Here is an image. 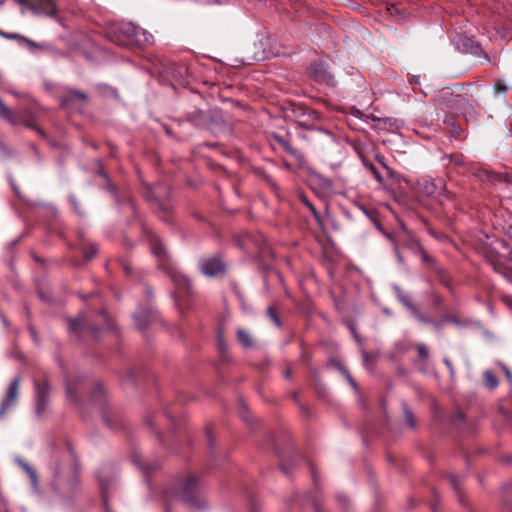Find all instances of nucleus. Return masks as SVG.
Wrapping results in <instances>:
<instances>
[{
  "mask_svg": "<svg viewBox=\"0 0 512 512\" xmlns=\"http://www.w3.org/2000/svg\"><path fill=\"white\" fill-rule=\"evenodd\" d=\"M0 118L10 123H14V116L11 109L0 99Z\"/></svg>",
  "mask_w": 512,
  "mask_h": 512,
  "instance_id": "aec40b11",
  "label": "nucleus"
},
{
  "mask_svg": "<svg viewBox=\"0 0 512 512\" xmlns=\"http://www.w3.org/2000/svg\"><path fill=\"white\" fill-rule=\"evenodd\" d=\"M372 172H373V174H374L375 178H376L379 182H381V181H382V177H381V175L379 174V172L376 170V168H375L374 166H372Z\"/></svg>",
  "mask_w": 512,
  "mask_h": 512,
  "instance_id": "c9c22d12",
  "label": "nucleus"
},
{
  "mask_svg": "<svg viewBox=\"0 0 512 512\" xmlns=\"http://www.w3.org/2000/svg\"><path fill=\"white\" fill-rule=\"evenodd\" d=\"M489 262L496 272L506 274V267L503 264L502 258L491 257L489 258Z\"/></svg>",
  "mask_w": 512,
  "mask_h": 512,
  "instance_id": "4be33fe9",
  "label": "nucleus"
},
{
  "mask_svg": "<svg viewBox=\"0 0 512 512\" xmlns=\"http://www.w3.org/2000/svg\"><path fill=\"white\" fill-rule=\"evenodd\" d=\"M460 41L463 51L474 55H480L482 53L481 47L472 38H462Z\"/></svg>",
  "mask_w": 512,
  "mask_h": 512,
  "instance_id": "ddd939ff",
  "label": "nucleus"
},
{
  "mask_svg": "<svg viewBox=\"0 0 512 512\" xmlns=\"http://www.w3.org/2000/svg\"><path fill=\"white\" fill-rule=\"evenodd\" d=\"M312 475H313V478L315 479V471H314V468H312Z\"/></svg>",
  "mask_w": 512,
  "mask_h": 512,
  "instance_id": "a18cd8bd",
  "label": "nucleus"
},
{
  "mask_svg": "<svg viewBox=\"0 0 512 512\" xmlns=\"http://www.w3.org/2000/svg\"><path fill=\"white\" fill-rule=\"evenodd\" d=\"M338 369L344 374V376L346 377V379L348 380V382L350 383V385L356 389L357 388V385L355 383V381L353 380V378L351 377L350 373L344 368L342 367L341 365H337Z\"/></svg>",
  "mask_w": 512,
  "mask_h": 512,
  "instance_id": "c85d7f7f",
  "label": "nucleus"
},
{
  "mask_svg": "<svg viewBox=\"0 0 512 512\" xmlns=\"http://www.w3.org/2000/svg\"><path fill=\"white\" fill-rule=\"evenodd\" d=\"M483 380H484V384L485 386L490 389V390H493L495 389L497 386H498V380L496 378V376L494 375V373L490 370H486L484 373H483Z\"/></svg>",
  "mask_w": 512,
  "mask_h": 512,
  "instance_id": "a211bd4d",
  "label": "nucleus"
},
{
  "mask_svg": "<svg viewBox=\"0 0 512 512\" xmlns=\"http://www.w3.org/2000/svg\"><path fill=\"white\" fill-rule=\"evenodd\" d=\"M20 382L21 379L19 376H16L11 380L0 405V418H2L8 410L16 405L20 391Z\"/></svg>",
  "mask_w": 512,
  "mask_h": 512,
  "instance_id": "20e7f679",
  "label": "nucleus"
},
{
  "mask_svg": "<svg viewBox=\"0 0 512 512\" xmlns=\"http://www.w3.org/2000/svg\"><path fill=\"white\" fill-rule=\"evenodd\" d=\"M150 247L152 253L158 258V266L165 270L173 283L175 284L176 288L179 291H187L190 293V281L189 279L183 275L180 271H178L170 262L167 256V253L165 251V247L163 246L160 239L155 236H150Z\"/></svg>",
  "mask_w": 512,
  "mask_h": 512,
  "instance_id": "7ed1b4c3",
  "label": "nucleus"
},
{
  "mask_svg": "<svg viewBox=\"0 0 512 512\" xmlns=\"http://www.w3.org/2000/svg\"><path fill=\"white\" fill-rule=\"evenodd\" d=\"M421 191L427 196L439 194L444 189L442 179H423L420 183Z\"/></svg>",
  "mask_w": 512,
  "mask_h": 512,
  "instance_id": "9d476101",
  "label": "nucleus"
},
{
  "mask_svg": "<svg viewBox=\"0 0 512 512\" xmlns=\"http://www.w3.org/2000/svg\"><path fill=\"white\" fill-rule=\"evenodd\" d=\"M510 133L512 135V122L510 123Z\"/></svg>",
  "mask_w": 512,
  "mask_h": 512,
  "instance_id": "49530a36",
  "label": "nucleus"
},
{
  "mask_svg": "<svg viewBox=\"0 0 512 512\" xmlns=\"http://www.w3.org/2000/svg\"><path fill=\"white\" fill-rule=\"evenodd\" d=\"M78 483V479L76 477H73L66 484H60L62 494L64 496H69L70 494L75 493L78 488Z\"/></svg>",
  "mask_w": 512,
  "mask_h": 512,
  "instance_id": "f3484780",
  "label": "nucleus"
},
{
  "mask_svg": "<svg viewBox=\"0 0 512 512\" xmlns=\"http://www.w3.org/2000/svg\"><path fill=\"white\" fill-rule=\"evenodd\" d=\"M18 464L26 471V473L29 475L30 480L34 487L37 486V475L36 472L32 467L29 466L25 461L19 459Z\"/></svg>",
  "mask_w": 512,
  "mask_h": 512,
  "instance_id": "412c9836",
  "label": "nucleus"
},
{
  "mask_svg": "<svg viewBox=\"0 0 512 512\" xmlns=\"http://www.w3.org/2000/svg\"><path fill=\"white\" fill-rule=\"evenodd\" d=\"M394 252L396 254L398 262L403 263V256L401 255V253L399 251L398 243L394 244Z\"/></svg>",
  "mask_w": 512,
  "mask_h": 512,
  "instance_id": "2f4dec72",
  "label": "nucleus"
},
{
  "mask_svg": "<svg viewBox=\"0 0 512 512\" xmlns=\"http://www.w3.org/2000/svg\"><path fill=\"white\" fill-rule=\"evenodd\" d=\"M29 8L36 14L53 17L56 14V6L52 0H26Z\"/></svg>",
  "mask_w": 512,
  "mask_h": 512,
  "instance_id": "6e6552de",
  "label": "nucleus"
},
{
  "mask_svg": "<svg viewBox=\"0 0 512 512\" xmlns=\"http://www.w3.org/2000/svg\"><path fill=\"white\" fill-rule=\"evenodd\" d=\"M363 211L367 216H370V213L366 209H363Z\"/></svg>",
  "mask_w": 512,
  "mask_h": 512,
  "instance_id": "c03bdc74",
  "label": "nucleus"
},
{
  "mask_svg": "<svg viewBox=\"0 0 512 512\" xmlns=\"http://www.w3.org/2000/svg\"><path fill=\"white\" fill-rule=\"evenodd\" d=\"M385 235L393 242V244L398 243V246L404 245L409 248H414L418 245L416 239L408 231L405 230H403L401 233H398L396 236L390 233H386Z\"/></svg>",
  "mask_w": 512,
  "mask_h": 512,
  "instance_id": "9b49d317",
  "label": "nucleus"
},
{
  "mask_svg": "<svg viewBox=\"0 0 512 512\" xmlns=\"http://www.w3.org/2000/svg\"><path fill=\"white\" fill-rule=\"evenodd\" d=\"M404 417H405L407 424L411 428H414L416 426V421H415L414 415L406 406H404Z\"/></svg>",
  "mask_w": 512,
  "mask_h": 512,
  "instance_id": "bb28decb",
  "label": "nucleus"
},
{
  "mask_svg": "<svg viewBox=\"0 0 512 512\" xmlns=\"http://www.w3.org/2000/svg\"><path fill=\"white\" fill-rule=\"evenodd\" d=\"M481 181L489 182L495 186L506 184L512 185V173L507 171L496 172L493 170H481L478 174Z\"/></svg>",
  "mask_w": 512,
  "mask_h": 512,
  "instance_id": "423d86ee",
  "label": "nucleus"
},
{
  "mask_svg": "<svg viewBox=\"0 0 512 512\" xmlns=\"http://www.w3.org/2000/svg\"><path fill=\"white\" fill-rule=\"evenodd\" d=\"M70 330L79 333L85 325V316L79 314L75 319L69 320Z\"/></svg>",
  "mask_w": 512,
  "mask_h": 512,
  "instance_id": "6ab92c4d",
  "label": "nucleus"
},
{
  "mask_svg": "<svg viewBox=\"0 0 512 512\" xmlns=\"http://www.w3.org/2000/svg\"><path fill=\"white\" fill-rule=\"evenodd\" d=\"M71 96L72 97H77V98L82 99V100H87V96L84 93L79 92V91H73L71 93Z\"/></svg>",
  "mask_w": 512,
  "mask_h": 512,
  "instance_id": "72a5a7b5",
  "label": "nucleus"
},
{
  "mask_svg": "<svg viewBox=\"0 0 512 512\" xmlns=\"http://www.w3.org/2000/svg\"><path fill=\"white\" fill-rule=\"evenodd\" d=\"M201 485L195 475H188L177 480L173 487L164 491L165 512H171L169 502L173 498H179L185 505L191 509H200L204 502L201 498Z\"/></svg>",
  "mask_w": 512,
  "mask_h": 512,
  "instance_id": "f257e3e1",
  "label": "nucleus"
},
{
  "mask_svg": "<svg viewBox=\"0 0 512 512\" xmlns=\"http://www.w3.org/2000/svg\"><path fill=\"white\" fill-rule=\"evenodd\" d=\"M290 375H291V371H290V370H288V371L286 372V374H285V377H286V378H289V377H290Z\"/></svg>",
  "mask_w": 512,
  "mask_h": 512,
  "instance_id": "37998d69",
  "label": "nucleus"
},
{
  "mask_svg": "<svg viewBox=\"0 0 512 512\" xmlns=\"http://www.w3.org/2000/svg\"><path fill=\"white\" fill-rule=\"evenodd\" d=\"M451 482H452L453 486L456 488V477L455 476L452 477Z\"/></svg>",
  "mask_w": 512,
  "mask_h": 512,
  "instance_id": "79ce46f5",
  "label": "nucleus"
},
{
  "mask_svg": "<svg viewBox=\"0 0 512 512\" xmlns=\"http://www.w3.org/2000/svg\"><path fill=\"white\" fill-rule=\"evenodd\" d=\"M397 292H398V299L401 301V303L407 309H409L415 316H417L421 321L427 322V320L422 315H420L416 306L401 292V290L399 288H397Z\"/></svg>",
  "mask_w": 512,
  "mask_h": 512,
  "instance_id": "4468645a",
  "label": "nucleus"
},
{
  "mask_svg": "<svg viewBox=\"0 0 512 512\" xmlns=\"http://www.w3.org/2000/svg\"><path fill=\"white\" fill-rule=\"evenodd\" d=\"M110 40L122 47L132 44L143 46L153 43V35L130 22H122L112 28Z\"/></svg>",
  "mask_w": 512,
  "mask_h": 512,
  "instance_id": "f03ea898",
  "label": "nucleus"
},
{
  "mask_svg": "<svg viewBox=\"0 0 512 512\" xmlns=\"http://www.w3.org/2000/svg\"><path fill=\"white\" fill-rule=\"evenodd\" d=\"M416 348L418 350V355H419V358L424 362L426 360H428L429 358V350L428 348L426 347V345L422 344V343H418L416 344Z\"/></svg>",
  "mask_w": 512,
  "mask_h": 512,
  "instance_id": "393cba45",
  "label": "nucleus"
},
{
  "mask_svg": "<svg viewBox=\"0 0 512 512\" xmlns=\"http://www.w3.org/2000/svg\"><path fill=\"white\" fill-rule=\"evenodd\" d=\"M104 396V390L101 386H97L93 395V401L101 400V398Z\"/></svg>",
  "mask_w": 512,
  "mask_h": 512,
  "instance_id": "7c9ffc66",
  "label": "nucleus"
},
{
  "mask_svg": "<svg viewBox=\"0 0 512 512\" xmlns=\"http://www.w3.org/2000/svg\"><path fill=\"white\" fill-rule=\"evenodd\" d=\"M308 75L314 81L324 83L328 86H334L336 83L334 76L328 69V66L322 61H317L311 64L308 68Z\"/></svg>",
  "mask_w": 512,
  "mask_h": 512,
  "instance_id": "39448f33",
  "label": "nucleus"
},
{
  "mask_svg": "<svg viewBox=\"0 0 512 512\" xmlns=\"http://www.w3.org/2000/svg\"><path fill=\"white\" fill-rule=\"evenodd\" d=\"M99 482H100V484H101L103 487H105V486H107V485H108V483H107V482H105V481H104V480H102V479H99Z\"/></svg>",
  "mask_w": 512,
  "mask_h": 512,
  "instance_id": "a19ab883",
  "label": "nucleus"
},
{
  "mask_svg": "<svg viewBox=\"0 0 512 512\" xmlns=\"http://www.w3.org/2000/svg\"><path fill=\"white\" fill-rule=\"evenodd\" d=\"M66 394H67V398L69 399V401H71V402H78V397L76 395V388L70 382H68L66 384Z\"/></svg>",
  "mask_w": 512,
  "mask_h": 512,
  "instance_id": "b1692460",
  "label": "nucleus"
},
{
  "mask_svg": "<svg viewBox=\"0 0 512 512\" xmlns=\"http://www.w3.org/2000/svg\"><path fill=\"white\" fill-rule=\"evenodd\" d=\"M267 316L270 318V320L277 326H281L280 319L275 311V309L271 306L267 309Z\"/></svg>",
  "mask_w": 512,
  "mask_h": 512,
  "instance_id": "a878e982",
  "label": "nucleus"
},
{
  "mask_svg": "<svg viewBox=\"0 0 512 512\" xmlns=\"http://www.w3.org/2000/svg\"><path fill=\"white\" fill-rule=\"evenodd\" d=\"M218 348L221 352L224 351L226 348V345H225L222 335L220 333L218 334Z\"/></svg>",
  "mask_w": 512,
  "mask_h": 512,
  "instance_id": "473e14b6",
  "label": "nucleus"
},
{
  "mask_svg": "<svg viewBox=\"0 0 512 512\" xmlns=\"http://www.w3.org/2000/svg\"><path fill=\"white\" fill-rule=\"evenodd\" d=\"M284 147L286 149V151H288L289 153H291L292 155H295L296 154V151L288 144V143H285L284 144Z\"/></svg>",
  "mask_w": 512,
  "mask_h": 512,
  "instance_id": "e433bc0d",
  "label": "nucleus"
},
{
  "mask_svg": "<svg viewBox=\"0 0 512 512\" xmlns=\"http://www.w3.org/2000/svg\"><path fill=\"white\" fill-rule=\"evenodd\" d=\"M133 462L140 467V469L144 472V473H148L152 470H155L158 465L156 463H153V464H144L142 462V460L138 457V456H134L133 458Z\"/></svg>",
  "mask_w": 512,
  "mask_h": 512,
  "instance_id": "5701e85b",
  "label": "nucleus"
},
{
  "mask_svg": "<svg viewBox=\"0 0 512 512\" xmlns=\"http://www.w3.org/2000/svg\"><path fill=\"white\" fill-rule=\"evenodd\" d=\"M200 269L206 276H217L225 272V265L219 257H210L201 260Z\"/></svg>",
  "mask_w": 512,
  "mask_h": 512,
  "instance_id": "0eeeda50",
  "label": "nucleus"
},
{
  "mask_svg": "<svg viewBox=\"0 0 512 512\" xmlns=\"http://www.w3.org/2000/svg\"><path fill=\"white\" fill-rule=\"evenodd\" d=\"M152 311L151 310H141L136 312L133 315L135 325L139 330H144L149 325L152 320Z\"/></svg>",
  "mask_w": 512,
  "mask_h": 512,
  "instance_id": "f8f14e48",
  "label": "nucleus"
},
{
  "mask_svg": "<svg viewBox=\"0 0 512 512\" xmlns=\"http://www.w3.org/2000/svg\"><path fill=\"white\" fill-rule=\"evenodd\" d=\"M353 114L356 115L357 117H360L362 115V113L359 110H355Z\"/></svg>",
  "mask_w": 512,
  "mask_h": 512,
  "instance_id": "ea45409f",
  "label": "nucleus"
},
{
  "mask_svg": "<svg viewBox=\"0 0 512 512\" xmlns=\"http://www.w3.org/2000/svg\"><path fill=\"white\" fill-rule=\"evenodd\" d=\"M444 363L446 364V366H447L450 370H452V364H451L450 360H448V359H444Z\"/></svg>",
  "mask_w": 512,
  "mask_h": 512,
  "instance_id": "58836bf2",
  "label": "nucleus"
},
{
  "mask_svg": "<svg viewBox=\"0 0 512 512\" xmlns=\"http://www.w3.org/2000/svg\"><path fill=\"white\" fill-rule=\"evenodd\" d=\"M35 390H36V412L38 415H41L45 412L48 397H49V385L47 382H35Z\"/></svg>",
  "mask_w": 512,
  "mask_h": 512,
  "instance_id": "1a4fd4ad",
  "label": "nucleus"
},
{
  "mask_svg": "<svg viewBox=\"0 0 512 512\" xmlns=\"http://www.w3.org/2000/svg\"><path fill=\"white\" fill-rule=\"evenodd\" d=\"M305 203H306V205L310 208V210L312 211V213L316 216L317 212H316L315 207H314L311 203H309V202H305Z\"/></svg>",
  "mask_w": 512,
  "mask_h": 512,
  "instance_id": "4c0bfd02",
  "label": "nucleus"
},
{
  "mask_svg": "<svg viewBox=\"0 0 512 512\" xmlns=\"http://www.w3.org/2000/svg\"><path fill=\"white\" fill-rule=\"evenodd\" d=\"M502 368L506 374V377L509 381H512V374H511V371L505 366V365H502Z\"/></svg>",
  "mask_w": 512,
  "mask_h": 512,
  "instance_id": "f704fd0d",
  "label": "nucleus"
},
{
  "mask_svg": "<svg viewBox=\"0 0 512 512\" xmlns=\"http://www.w3.org/2000/svg\"><path fill=\"white\" fill-rule=\"evenodd\" d=\"M494 90L497 93H506L507 87L503 81L497 80L494 84Z\"/></svg>",
  "mask_w": 512,
  "mask_h": 512,
  "instance_id": "c756f323",
  "label": "nucleus"
},
{
  "mask_svg": "<svg viewBox=\"0 0 512 512\" xmlns=\"http://www.w3.org/2000/svg\"><path fill=\"white\" fill-rule=\"evenodd\" d=\"M0 36L4 37L6 39H15V40L23 41V42L27 43L30 47H39L40 46L36 42L28 39L25 36L17 34V33H7L3 30H0Z\"/></svg>",
  "mask_w": 512,
  "mask_h": 512,
  "instance_id": "dca6fc26",
  "label": "nucleus"
},
{
  "mask_svg": "<svg viewBox=\"0 0 512 512\" xmlns=\"http://www.w3.org/2000/svg\"><path fill=\"white\" fill-rule=\"evenodd\" d=\"M237 339L244 348H251L253 346V340L249 332L243 328L237 329Z\"/></svg>",
  "mask_w": 512,
  "mask_h": 512,
  "instance_id": "2eb2a0df",
  "label": "nucleus"
},
{
  "mask_svg": "<svg viewBox=\"0 0 512 512\" xmlns=\"http://www.w3.org/2000/svg\"><path fill=\"white\" fill-rule=\"evenodd\" d=\"M98 252V248L95 245H91L87 250L83 252L84 258L86 260H91L95 257Z\"/></svg>",
  "mask_w": 512,
  "mask_h": 512,
  "instance_id": "cd10ccee",
  "label": "nucleus"
}]
</instances>
